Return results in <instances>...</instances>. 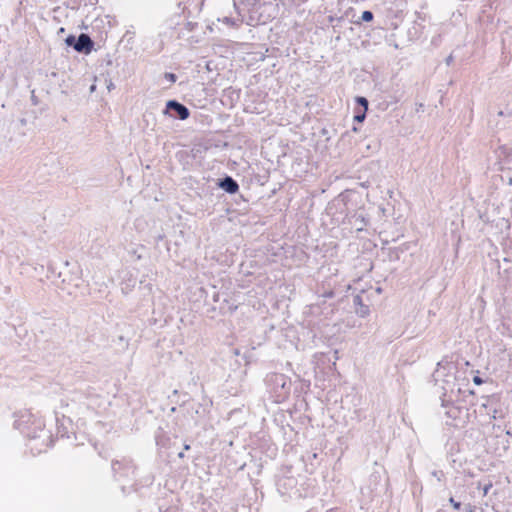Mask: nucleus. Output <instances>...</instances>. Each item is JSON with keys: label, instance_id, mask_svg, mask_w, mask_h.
Wrapping results in <instances>:
<instances>
[{"label": "nucleus", "instance_id": "obj_1", "mask_svg": "<svg viewBox=\"0 0 512 512\" xmlns=\"http://www.w3.org/2000/svg\"><path fill=\"white\" fill-rule=\"evenodd\" d=\"M170 111H174L180 120H185L190 115L188 108L176 100H169L166 103L164 114H170Z\"/></svg>", "mask_w": 512, "mask_h": 512}, {"label": "nucleus", "instance_id": "obj_2", "mask_svg": "<svg viewBox=\"0 0 512 512\" xmlns=\"http://www.w3.org/2000/svg\"><path fill=\"white\" fill-rule=\"evenodd\" d=\"M92 47V41L86 34H81L74 43V49L78 52L89 51Z\"/></svg>", "mask_w": 512, "mask_h": 512}, {"label": "nucleus", "instance_id": "obj_3", "mask_svg": "<svg viewBox=\"0 0 512 512\" xmlns=\"http://www.w3.org/2000/svg\"><path fill=\"white\" fill-rule=\"evenodd\" d=\"M219 185L222 189L231 194L237 192L239 189L237 182L230 176L225 177Z\"/></svg>", "mask_w": 512, "mask_h": 512}, {"label": "nucleus", "instance_id": "obj_4", "mask_svg": "<svg viewBox=\"0 0 512 512\" xmlns=\"http://www.w3.org/2000/svg\"><path fill=\"white\" fill-rule=\"evenodd\" d=\"M361 19L365 22H369L373 19V13L371 11H364L362 13Z\"/></svg>", "mask_w": 512, "mask_h": 512}, {"label": "nucleus", "instance_id": "obj_5", "mask_svg": "<svg viewBox=\"0 0 512 512\" xmlns=\"http://www.w3.org/2000/svg\"><path fill=\"white\" fill-rule=\"evenodd\" d=\"M357 102H358V104H360L361 106H363V107H364V110H365V111L367 110V108H368V101H367V99H366V98H364V97H358V98H357Z\"/></svg>", "mask_w": 512, "mask_h": 512}, {"label": "nucleus", "instance_id": "obj_6", "mask_svg": "<svg viewBox=\"0 0 512 512\" xmlns=\"http://www.w3.org/2000/svg\"><path fill=\"white\" fill-rule=\"evenodd\" d=\"M450 504L453 506L454 509L458 510L461 507V503L454 500V498L449 499Z\"/></svg>", "mask_w": 512, "mask_h": 512}, {"label": "nucleus", "instance_id": "obj_7", "mask_svg": "<svg viewBox=\"0 0 512 512\" xmlns=\"http://www.w3.org/2000/svg\"><path fill=\"white\" fill-rule=\"evenodd\" d=\"M357 313H358L360 316L364 317L365 315H367V314H368V308H367L366 306L361 305V309H360V310H357Z\"/></svg>", "mask_w": 512, "mask_h": 512}, {"label": "nucleus", "instance_id": "obj_8", "mask_svg": "<svg viewBox=\"0 0 512 512\" xmlns=\"http://www.w3.org/2000/svg\"><path fill=\"white\" fill-rule=\"evenodd\" d=\"M433 477H435L438 481H441L444 474L441 471H433L432 472Z\"/></svg>", "mask_w": 512, "mask_h": 512}, {"label": "nucleus", "instance_id": "obj_9", "mask_svg": "<svg viewBox=\"0 0 512 512\" xmlns=\"http://www.w3.org/2000/svg\"><path fill=\"white\" fill-rule=\"evenodd\" d=\"M75 42H76V40H75V37H74V36H68V37L66 38V44H67L68 46H72V45L74 46V43H75Z\"/></svg>", "mask_w": 512, "mask_h": 512}, {"label": "nucleus", "instance_id": "obj_10", "mask_svg": "<svg viewBox=\"0 0 512 512\" xmlns=\"http://www.w3.org/2000/svg\"><path fill=\"white\" fill-rule=\"evenodd\" d=\"M165 78L168 79L170 82L176 81V76H175V74H172V73H166Z\"/></svg>", "mask_w": 512, "mask_h": 512}, {"label": "nucleus", "instance_id": "obj_11", "mask_svg": "<svg viewBox=\"0 0 512 512\" xmlns=\"http://www.w3.org/2000/svg\"><path fill=\"white\" fill-rule=\"evenodd\" d=\"M473 382L476 384V385H480L483 383V380L479 377V376H474L473 378Z\"/></svg>", "mask_w": 512, "mask_h": 512}, {"label": "nucleus", "instance_id": "obj_12", "mask_svg": "<svg viewBox=\"0 0 512 512\" xmlns=\"http://www.w3.org/2000/svg\"><path fill=\"white\" fill-rule=\"evenodd\" d=\"M365 119V112L361 115H356L355 120L362 122Z\"/></svg>", "mask_w": 512, "mask_h": 512}, {"label": "nucleus", "instance_id": "obj_13", "mask_svg": "<svg viewBox=\"0 0 512 512\" xmlns=\"http://www.w3.org/2000/svg\"><path fill=\"white\" fill-rule=\"evenodd\" d=\"M491 487H492V485H491V484H489V485H487V486H485V487H484V490H483L484 495H487V493H488V491H489V489H490Z\"/></svg>", "mask_w": 512, "mask_h": 512}, {"label": "nucleus", "instance_id": "obj_14", "mask_svg": "<svg viewBox=\"0 0 512 512\" xmlns=\"http://www.w3.org/2000/svg\"><path fill=\"white\" fill-rule=\"evenodd\" d=\"M354 303H355V304H359V305H361V298H360V296H356V297L354 298Z\"/></svg>", "mask_w": 512, "mask_h": 512}, {"label": "nucleus", "instance_id": "obj_15", "mask_svg": "<svg viewBox=\"0 0 512 512\" xmlns=\"http://www.w3.org/2000/svg\"><path fill=\"white\" fill-rule=\"evenodd\" d=\"M178 457H179V458H183V457H184V453H183V452H180V453L178 454Z\"/></svg>", "mask_w": 512, "mask_h": 512}, {"label": "nucleus", "instance_id": "obj_16", "mask_svg": "<svg viewBox=\"0 0 512 512\" xmlns=\"http://www.w3.org/2000/svg\"><path fill=\"white\" fill-rule=\"evenodd\" d=\"M224 21H225L226 23H230V19H229V18H227V17H225V18H224Z\"/></svg>", "mask_w": 512, "mask_h": 512}, {"label": "nucleus", "instance_id": "obj_17", "mask_svg": "<svg viewBox=\"0 0 512 512\" xmlns=\"http://www.w3.org/2000/svg\"><path fill=\"white\" fill-rule=\"evenodd\" d=\"M94 90H95V85H92V86L90 87V91H91V92H93Z\"/></svg>", "mask_w": 512, "mask_h": 512}, {"label": "nucleus", "instance_id": "obj_18", "mask_svg": "<svg viewBox=\"0 0 512 512\" xmlns=\"http://www.w3.org/2000/svg\"><path fill=\"white\" fill-rule=\"evenodd\" d=\"M467 509H468L467 512H472V510H473L471 506H468Z\"/></svg>", "mask_w": 512, "mask_h": 512}, {"label": "nucleus", "instance_id": "obj_19", "mask_svg": "<svg viewBox=\"0 0 512 512\" xmlns=\"http://www.w3.org/2000/svg\"><path fill=\"white\" fill-rule=\"evenodd\" d=\"M184 449H185V450H189V449H190V446L186 444V445L184 446Z\"/></svg>", "mask_w": 512, "mask_h": 512}]
</instances>
